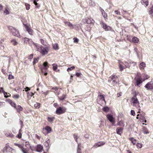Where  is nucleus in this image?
<instances>
[{"label": "nucleus", "instance_id": "obj_18", "mask_svg": "<svg viewBox=\"0 0 153 153\" xmlns=\"http://www.w3.org/2000/svg\"><path fill=\"white\" fill-rule=\"evenodd\" d=\"M100 10L102 13V14L103 16L105 18H106L107 16V14H106L105 13V11L103 9H102L101 7L100 8Z\"/></svg>", "mask_w": 153, "mask_h": 153}, {"label": "nucleus", "instance_id": "obj_58", "mask_svg": "<svg viewBox=\"0 0 153 153\" xmlns=\"http://www.w3.org/2000/svg\"><path fill=\"white\" fill-rule=\"evenodd\" d=\"M58 88L57 87H53L52 88V89L55 90L56 91L57 90H58Z\"/></svg>", "mask_w": 153, "mask_h": 153}, {"label": "nucleus", "instance_id": "obj_6", "mask_svg": "<svg viewBox=\"0 0 153 153\" xmlns=\"http://www.w3.org/2000/svg\"><path fill=\"white\" fill-rule=\"evenodd\" d=\"M145 88L148 90L153 89V82L151 81L148 82L145 86Z\"/></svg>", "mask_w": 153, "mask_h": 153}, {"label": "nucleus", "instance_id": "obj_23", "mask_svg": "<svg viewBox=\"0 0 153 153\" xmlns=\"http://www.w3.org/2000/svg\"><path fill=\"white\" fill-rule=\"evenodd\" d=\"M18 146L21 148V150L23 153H28L27 151L25 150V149L21 145H18Z\"/></svg>", "mask_w": 153, "mask_h": 153}, {"label": "nucleus", "instance_id": "obj_57", "mask_svg": "<svg viewBox=\"0 0 153 153\" xmlns=\"http://www.w3.org/2000/svg\"><path fill=\"white\" fill-rule=\"evenodd\" d=\"M0 92L4 93V89L2 88H0Z\"/></svg>", "mask_w": 153, "mask_h": 153}, {"label": "nucleus", "instance_id": "obj_16", "mask_svg": "<svg viewBox=\"0 0 153 153\" xmlns=\"http://www.w3.org/2000/svg\"><path fill=\"white\" fill-rule=\"evenodd\" d=\"M146 67V64L144 62H142L139 64V68L141 70H144V68Z\"/></svg>", "mask_w": 153, "mask_h": 153}, {"label": "nucleus", "instance_id": "obj_47", "mask_svg": "<svg viewBox=\"0 0 153 153\" xmlns=\"http://www.w3.org/2000/svg\"><path fill=\"white\" fill-rule=\"evenodd\" d=\"M19 94L15 95L13 96V97L14 99H17L19 98Z\"/></svg>", "mask_w": 153, "mask_h": 153}, {"label": "nucleus", "instance_id": "obj_2", "mask_svg": "<svg viewBox=\"0 0 153 153\" xmlns=\"http://www.w3.org/2000/svg\"><path fill=\"white\" fill-rule=\"evenodd\" d=\"M137 93L135 92L134 95L131 98V102L132 105L133 106L136 107L137 108H138V113H139L140 110V105L139 102L137 97Z\"/></svg>", "mask_w": 153, "mask_h": 153}, {"label": "nucleus", "instance_id": "obj_49", "mask_svg": "<svg viewBox=\"0 0 153 153\" xmlns=\"http://www.w3.org/2000/svg\"><path fill=\"white\" fill-rule=\"evenodd\" d=\"M48 63L47 62H45L43 63V65L45 68H46L48 66Z\"/></svg>", "mask_w": 153, "mask_h": 153}, {"label": "nucleus", "instance_id": "obj_60", "mask_svg": "<svg viewBox=\"0 0 153 153\" xmlns=\"http://www.w3.org/2000/svg\"><path fill=\"white\" fill-rule=\"evenodd\" d=\"M152 9H153V5L152 6V7H151V10L149 11V13L150 14L152 13Z\"/></svg>", "mask_w": 153, "mask_h": 153}, {"label": "nucleus", "instance_id": "obj_10", "mask_svg": "<svg viewBox=\"0 0 153 153\" xmlns=\"http://www.w3.org/2000/svg\"><path fill=\"white\" fill-rule=\"evenodd\" d=\"M43 150V146L40 144L38 145L36 147V151L38 152H42Z\"/></svg>", "mask_w": 153, "mask_h": 153}, {"label": "nucleus", "instance_id": "obj_44", "mask_svg": "<svg viewBox=\"0 0 153 153\" xmlns=\"http://www.w3.org/2000/svg\"><path fill=\"white\" fill-rule=\"evenodd\" d=\"M39 0H33V3L37 7H38L39 6H38V3L37 2Z\"/></svg>", "mask_w": 153, "mask_h": 153}, {"label": "nucleus", "instance_id": "obj_59", "mask_svg": "<svg viewBox=\"0 0 153 153\" xmlns=\"http://www.w3.org/2000/svg\"><path fill=\"white\" fill-rule=\"evenodd\" d=\"M36 137L37 138V139H38L39 140L40 138V137L37 134H36L35 135Z\"/></svg>", "mask_w": 153, "mask_h": 153}, {"label": "nucleus", "instance_id": "obj_64", "mask_svg": "<svg viewBox=\"0 0 153 153\" xmlns=\"http://www.w3.org/2000/svg\"><path fill=\"white\" fill-rule=\"evenodd\" d=\"M33 54L30 55L29 56V59H32L33 58Z\"/></svg>", "mask_w": 153, "mask_h": 153}, {"label": "nucleus", "instance_id": "obj_39", "mask_svg": "<svg viewBox=\"0 0 153 153\" xmlns=\"http://www.w3.org/2000/svg\"><path fill=\"white\" fill-rule=\"evenodd\" d=\"M60 100H63L65 99V94H63L61 96L59 97Z\"/></svg>", "mask_w": 153, "mask_h": 153}, {"label": "nucleus", "instance_id": "obj_8", "mask_svg": "<svg viewBox=\"0 0 153 153\" xmlns=\"http://www.w3.org/2000/svg\"><path fill=\"white\" fill-rule=\"evenodd\" d=\"M106 117L109 120L112 124H114V123L115 120L112 115L110 114H108L107 115Z\"/></svg>", "mask_w": 153, "mask_h": 153}, {"label": "nucleus", "instance_id": "obj_7", "mask_svg": "<svg viewBox=\"0 0 153 153\" xmlns=\"http://www.w3.org/2000/svg\"><path fill=\"white\" fill-rule=\"evenodd\" d=\"M26 30L29 33L30 35H33V30L31 28V27H29L27 24H23Z\"/></svg>", "mask_w": 153, "mask_h": 153}, {"label": "nucleus", "instance_id": "obj_4", "mask_svg": "<svg viewBox=\"0 0 153 153\" xmlns=\"http://www.w3.org/2000/svg\"><path fill=\"white\" fill-rule=\"evenodd\" d=\"M110 79H108V81L111 82L112 81V83L113 85L116 84L118 81V79L117 76L115 75H112L109 78Z\"/></svg>", "mask_w": 153, "mask_h": 153}, {"label": "nucleus", "instance_id": "obj_5", "mask_svg": "<svg viewBox=\"0 0 153 153\" xmlns=\"http://www.w3.org/2000/svg\"><path fill=\"white\" fill-rule=\"evenodd\" d=\"M66 109L64 107H59L57 109L56 113L58 115H60L65 113L66 111Z\"/></svg>", "mask_w": 153, "mask_h": 153}, {"label": "nucleus", "instance_id": "obj_32", "mask_svg": "<svg viewBox=\"0 0 153 153\" xmlns=\"http://www.w3.org/2000/svg\"><path fill=\"white\" fill-rule=\"evenodd\" d=\"M11 43L14 45H16L18 44V42L15 39H13L11 41Z\"/></svg>", "mask_w": 153, "mask_h": 153}, {"label": "nucleus", "instance_id": "obj_34", "mask_svg": "<svg viewBox=\"0 0 153 153\" xmlns=\"http://www.w3.org/2000/svg\"><path fill=\"white\" fill-rule=\"evenodd\" d=\"M5 135L7 137H9L11 138L13 137L14 136L11 133L10 134V133H5Z\"/></svg>", "mask_w": 153, "mask_h": 153}, {"label": "nucleus", "instance_id": "obj_48", "mask_svg": "<svg viewBox=\"0 0 153 153\" xmlns=\"http://www.w3.org/2000/svg\"><path fill=\"white\" fill-rule=\"evenodd\" d=\"M82 75V74L80 73L76 72V75L78 77H80Z\"/></svg>", "mask_w": 153, "mask_h": 153}, {"label": "nucleus", "instance_id": "obj_21", "mask_svg": "<svg viewBox=\"0 0 153 153\" xmlns=\"http://www.w3.org/2000/svg\"><path fill=\"white\" fill-rule=\"evenodd\" d=\"M87 23L88 24H90L91 23H94V21L92 19L89 18H88L87 19Z\"/></svg>", "mask_w": 153, "mask_h": 153}, {"label": "nucleus", "instance_id": "obj_51", "mask_svg": "<svg viewBox=\"0 0 153 153\" xmlns=\"http://www.w3.org/2000/svg\"><path fill=\"white\" fill-rule=\"evenodd\" d=\"M5 105V103L3 102H0V107L3 106H4Z\"/></svg>", "mask_w": 153, "mask_h": 153}, {"label": "nucleus", "instance_id": "obj_56", "mask_svg": "<svg viewBox=\"0 0 153 153\" xmlns=\"http://www.w3.org/2000/svg\"><path fill=\"white\" fill-rule=\"evenodd\" d=\"M79 39L77 38H75L74 39V42L77 43L78 42Z\"/></svg>", "mask_w": 153, "mask_h": 153}, {"label": "nucleus", "instance_id": "obj_27", "mask_svg": "<svg viewBox=\"0 0 153 153\" xmlns=\"http://www.w3.org/2000/svg\"><path fill=\"white\" fill-rule=\"evenodd\" d=\"M105 143L103 142H100L98 143L95 145L96 147H98L102 146Z\"/></svg>", "mask_w": 153, "mask_h": 153}, {"label": "nucleus", "instance_id": "obj_30", "mask_svg": "<svg viewBox=\"0 0 153 153\" xmlns=\"http://www.w3.org/2000/svg\"><path fill=\"white\" fill-rule=\"evenodd\" d=\"M139 118L140 121H142V122H144L145 123H146V121L145 120V118L144 117L140 115Z\"/></svg>", "mask_w": 153, "mask_h": 153}, {"label": "nucleus", "instance_id": "obj_24", "mask_svg": "<svg viewBox=\"0 0 153 153\" xmlns=\"http://www.w3.org/2000/svg\"><path fill=\"white\" fill-rule=\"evenodd\" d=\"M139 40L136 37H134L132 39V41L134 43H137L138 42Z\"/></svg>", "mask_w": 153, "mask_h": 153}, {"label": "nucleus", "instance_id": "obj_9", "mask_svg": "<svg viewBox=\"0 0 153 153\" xmlns=\"http://www.w3.org/2000/svg\"><path fill=\"white\" fill-rule=\"evenodd\" d=\"M101 24H102V27L105 30L108 31L111 29V27L107 25L105 23L102 22Z\"/></svg>", "mask_w": 153, "mask_h": 153}, {"label": "nucleus", "instance_id": "obj_61", "mask_svg": "<svg viewBox=\"0 0 153 153\" xmlns=\"http://www.w3.org/2000/svg\"><path fill=\"white\" fill-rule=\"evenodd\" d=\"M25 91H29L30 90V88L28 87H26L25 88Z\"/></svg>", "mask_w": 153, "mask_h": 153}, {"label": "nucleus", "instance_id": "obj_36", "mask_svg": "<svg viewBox=\"0 0 153 153\" xmlns=\"http://www.w3.org/2000/svg\"><path fill=\"white\" fill-rule=\"evenodd\" d=\"M102 110L105 112H107L109 110V108L108 107H105L103 108Z\"/></svg>", "mask_w": 153, "mask_h": 153}, {"label": "nucleus", "instance_id": "obj_26", "mask_svg": "<svg viewBox=\"0 0 153 153\" xmlns=\"http://www.w3.org/2000/svg\"><path fill=\"white\" fill-rule=\"evenodd\" d=\"M16 110L17 112H19L20 111H22L23 109L22 108L20 105H18L17 107H16Z\"/></svg>", "mask_w": 153, "mask_h": 153}, {"label": "nucleus", "instance_id": "obj_50", "mask_svg": "<svg viewBox=\"0 0 153 153\" xmlns=\"http://www.w3.org/2000/svg\"><path fill=\"white\" fill-rule=\"evenodd\" d=\"M114 12L117 15H120V13L118 10L115 11Z\"/></svg>", "mask_w": 153, "mask_h": 153}, {"label": "nucleus", "instance_id": "obj_12", "mask_svg": "<svg viewBox=\"0 0 153 153\" xmlns=\"http://www.w3.org/2000/svg\"><path fill=\"white\" fill-rule=\"evenodd\" d=\"M97 101L98 102L99 101H101V102H105V99L104 98V96L103 95H100L98 96V98L97 99Z\"/></svg>", "mask_w": 153, "mask_h": 153}, {"label": "nucleus", "instance_id": "obj_41", "mask_svg": "<svg viewBox=\"0 0 153 153\" xmlns=\"http://www.w3.org/2000/svg\"><path fill=\"white\" fill-rule=\"evenodd\" d=\"M75 68V67L74 66H73L71 67V68H68V69H67V71H68L69 72V71H71L72 70L74 69Z\"/></svg>", "mask_w": 153, "mask_h": 153}, {"label": "nucleus", "instance_id": "obj_46", "mask_svg": "<svg viewBox=\"0 0 153 153\" xmlns=\"http://www.w3.org/2000/svg\"><path fill=\"white\" fill-rule=\"evenodd\" d=\"M25 6L26 10H29L30 8V5L27 4H25Z\"/></svg>", "mask_w": 153, "mask_h": 153}, {"label": "nucleus", "instance_id": "obj_35", "mask_svg": "<svg viewBox=\"0 0 153 153\" xmlns=\"http://www.w3.org/2000/svg\"><path fill=\"white\" fill-rule=\"evenodd\" d=\"M54 119V117H48V121L51 123L53 121V120Z\"/></svg>", "mask_w": 153, "mask_h": 153}, {"label": "nucleus", "instance_id": "obj_29", "mask_svg": "<svg viewBox=\"0 0 153 153\" xmlns=\"http://www.w3.org/2000/svg\"><path fill=\"white\" fill-rule=\"evenodd\" d=\"M45 130L47 131L48 133H50L51 131V128L49 126H46L45 127Z\"/></svg>", "mask_w": 153, "mask_h": 153}, {"label": "nucleus", "instance_id": "obj_28", "mask_svg": "<svg viewBox=\"0 0 153 153\" xmlns=\"http://www.w3.org/2000/svg\"><path fill=\"white\" fill-rule=\"evenodd\" d=\"M143 131L144 134H148L149 133V132L147 129L144 127H143Z\"/></svg>", "mask_w": 153, "mask_h": 153}, {"label": "nucleus", "instance_id": "obj_52", "mask_svg": "<svg viewBox=\"0 0 153 153\" xmlns=\"http://www.w3.org/2000/svg\"><path fill=\"white\" fill-rule=\"evenodd\" d=\"M143 76L144 77H145L144 79V80L147 79L149 77V76L146 74H144Z\"/></svg>", "mask_w": 153, "mask_h": 153}, {"label": "nucleus", "instance_id": "obj_3", "mask_svg": "<svg viewBox=\"0 0 153 153\" xmlns=\"http://www.w3.org/2000/svg\"><path fill=\"white\" fill-rule=\"evenodd\" d=\"M10 30V31L12 34L14 36L19 37L20 36V34L19 31L16 29L12 27H9Z\"/></svg>", "mask_w": 153, "mask_h": 153}, {"label": "nucleus", "instance_id": "obj_63", "mask_svg": "<svg viewBox=\"0 0 153 153\" xmlns=\"http://www.w3.org/2000/svg\"><path fill=\"white\" fill-rule=\"evenodd\" d=\"M121 94H122L121 93H118L117 94V97H119L120 96H121Z\"/></svg>", "mask_w": 153, "mask_h": 153}, {"label": "nucleus", "instance_id": "obj_43", "mask_svg": "<svg viewBox=\"0 0 153 153\" xmlns=\"http://www.w3.org/2000/svg\"><path fill=\"white\" fill-rule=\"evenodd\" d=\"M53 70L54 71L56 70L57 69V65L56 64H53Z\"/></svg>", "mask_w": 153, "mask_h": 153}, {"label": "nucleus", "instance_id": "obj_55", "mask_svg": "<svg viewBox=\"0 0 153 153\" xmlns=\"http://www.w3.org/2000/svg\"><path fill=\"white\" fill-rule=\"evenodd\" d=\"M79 144L78 145V148L77 150V153H80V149L79 148Z\"/></svg>", "mask_w": 153, "mask_h": 153}, {"label": "nucleus", "instance_id": "obj_62", "mask_svg": "<svg viewBox=\"0 0 153 153\" xmlns=\"http://www.w3.org/2000/svg\"><path fill=\"white\" fill-rule=\"evenodd\" d=\"M3 6L1 5L0 4V11L2 10H3Z\"/></svg>", "mask_w": 153, "mask_h": 153}, {"label": "nucleus", "instance_id": "obj_37", "mask_svg": "<svg viewBox=\"0 0 153 153\" xmlns=\"http://www.w3.org/2000/svg\"><path fill=\"white\" fill-rule=\"evenodd\" d=\"M9 147V146L7 144L6 146L4 148L2 151L4 152H6L8 148Z\"/></svg>", "mask_w": 153, "mask_h": 153}, {"label": "nucleus", "instance_id": "obj_53", "mask_svg": "<svg viewBox=\"0 0 153 153\" xmlns=\"http://www.w3.org/2000/svg\"><path fill=\"white\" fill-rule=\"evenodd\" d=\"M8 78L9 79H12L13 78V76L11 75H10L8 76Z\"/></svg>", "mask_w": 153, "mask_h": 153}, {"label": "nucleus", "instance_id": "obj_15", "mask_svg": "<svg viewBox=\"0 0 153 153\" xmlns=\"http://www.w3.org/2000/svg\"><path fill=\"white\" fill-rule=\"evenodd\" d=\"M64 23L65 25H68L71 29H73L74 28V25L70 22H65Z\"/></svg>", "mask_w": 153, "mask_h": 153}, {"label": "nucleus", "instance_id": "obj_54", "mask_svg": "<svg viewBox=\"0 0 153 153\" xmlns=\"http://www.w3.org/2000/svg\"><path fill=\"white\" fill-rule=\"evenodd\" d=\"M131 114L133 116H134L135 115V112L134 110H131Z\"/></svg>", "mask_w": 153, "mask_h": 153}, {"label": "nucleus", "instance_id": "obj_1", "mask_svg": "<svg viewBox=\"0 0 153 153\" xmlns=\"http://www.w3.org/2000/svg\"><path fill=\"white\" fill-rule=\"evenodd\" d=\"M34 46L36 47L37 51L39 52L42 55L47 54L49 52V46L43 47L42 45L38 46L36 44H35Z\"/></svg>", "mask_w": 153, "mask_h": 153}, {"label": "nucleus", "instance_id": "obj_40", "mask_svg": "<svg viewBox=\"0 0 153 153\" xmlns=\"http://www.w3.org/2000/svg\"><path fill=\"white\" fill-rule=\"evenodd\" d=\"M39 59V58H35L34 59V61L33 62V65L38 62Z\"/></svg>", "mask_w": 153, "mask_h": 153}, {"label": "nucleus", "instance_id": "obj_14", "mask_svg": "<svg viewBox=\"0 0 153 153\" xmlns=\"http://www.w3.org/2000/svg\"><path fill=\"white\" fill-rule=\"evenodd\" d=\"M7 101L12 106L14 107L15 108H16V103L13 102L12 100L8 99L7 100Z\"/></svg>", "mask_w": 153, "mask_h": 153}, {"label": "nucleus", "instance_id": "obj_42", "mask_svg": "<svg viewBox=\"0 0 153 153\" xmlns=\"http://www.w3.org/2000/svg\"><path fill=\"white\" fill-rule=\"evenodd\" d=\"M131 140L132 143L134 144H135L136 143V140L135 139H134L133 138L131 137Z\"/></svg>", "mask_w": 153, "mask_h": 153}, {"label": "nucleus", "instance_id": "obj_11", "mask_svg": "<svg viewBox=\"0 0 153 153\" xmlns=\"http://www.w3.org/2000/svg\"><path fill=\"white\" fill-rule=\"evenodd\" d=\"M25 42H26V43H28L30 45H32V44H33L34 45V44H36V43L33 42L31 39H29L27 38H25Z\"/></svg>", "mask_w": 153, "mask_h": 153}, {"label": "nucleus", "instance_id": "obj_45", "mask_svg": "<svg viewBox=\"0 0 153 153\" xmlns=\"http://www.w3.org/2000/svg\"><path fill=\"white\" fill-rule=\"evenodd\" d=\"M136 146L138 148H140L142 147V145L140 143H137Z\"/></svg>", "mask_w": 153, "mask_h": 153}, {"label": "nucleus", "instance_id": "obj_22", "mask_svg": "<svg viewBox=\"0 0 153 153\" xmlns=\"http://www.w3.org/2000/svg\"><path fill=\"white\" fill-rule=\"evenodd\" d=\"M25 146L27 148H30L31 150H33V148L30 146L29 143L28 142L26 141L25 142Z\"/></svg>", "mask_w": 153, "mask_h": 153}, {"label": "nucleus", "instance_id": "obj_38", "mask_svg": "<svg viewBox=\"0 0 153 153\" xmlns=\"http://www.w3.org/2000/svg\"><path fill=\"white\" fill-rule=\"evenodd\" d=\"M34 106L37 108H39L40 107V104L39 103H37L34 104Z\"/></svg>", "mask_w": 153, "mask_h": 153}, {"label": "nucleus", "instance_id": "obj_13", "mask_svg": "<svg viewBox=\"0 0 153 153\" xmlns=\"http://www.w3.org/2000/svg\"><path fill=\"white\" fill-rule=\"evenodd\" d=\"M123 62L121 61L119 62V67L120 69V71H123L126 68L125 67L122 65Z\"/></svg>", "mask_w": 153, "mask_h": 153}, {"label": "nucleus", "instance_id": "obj_20", "mask_svg": "<svg viewBox=\"0 0 153 153\" xmlns=\"http://www.w3.org/2000/svg\"><path fill=\"white\" fill-rule=\"evenodd\" d=\"M123 128H118L116 129V131L117 134H120L122 133Z\"/></svg>", "mask_w": 153, "mask_h": 153}, {"label": "nucleus", "instance_id": "obj_31", "mask_svg": "<svg viewBox=\"0 0 153 153\" xmlns=\"http://www.w3.org/2000/svg\"><path fill=\"white\" fill-rule=\"evenodd\" d=\"M53 48L55 50H58L59 49V46L57 43L53 44Z\"/></svg>", "mask_w": 153, "mask_h": 153}, {"label": "nucleus", "instance_id": "obj_33", "mask_svg": "<svg viewBox=\"0 0 153 153\" xmlns=\"http://www.w3.org/2000/svg\"><path fill=\"white\" fill-rule=\"evenodd\" d=\"M4 13H5L6 15L8 14L9 13V9L7 7L5 8V10L4 11Z\"/></svg>", "mask_w": 153, "mask_h": 153}, {"label": "nucleus", "instance_id": "obj_25", "mask_svg": "<svg viewBox=\"0 0 153 153\" xmlns=\"http://www.w3.org/2000/svg\"><path fill=\"white\" fill-rule=\"evenodd\" d=\"M141 3L144 5L147 6L149 4V2L148 0H142Z\"/></svg>", "mask_w": 153, "mask_h": 153}, {"label": "nucleus", "instance_id": "obj_17", "mask_svg": "<svg viewBox=\"0 0 153 153\" xmlns=\"http://www.w3.org/2000/svg\"><path fill=\"white\" fill-rule=\"evenodd\" d=\"M40 42L43 45H45V46H49V45L48 44L46 41L42 39H40Z\"/></svg>", "mask_w": 153, "mask_h": 153}, {"label": "nucleus", "instance_id": "obj_19", "mask_svg": "<svg viewBox=\"0 0 153 153\" xmlns=\"http://www.w3.org/2000/svg\"><path fill=\"white\" fill-rule=\"evenodd\" d=\"M141 77L140 76L137 79L136 83L137 85H139L142 82Z\"/></svg>", "mask_w": 153, "mask_h": 153}]
</instances>
